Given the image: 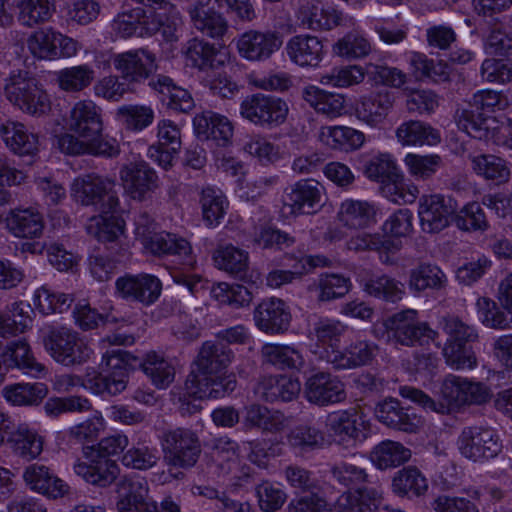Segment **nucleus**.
I'll return each mask as SVG.
<instances>
[{
    "mask_svg": "<svg viewBox=\"0 0 512 512\" xmlns=\"http://www.w3.org/2000/svg\"><path fill=\"white\" fill-rule=\"evenodd\" d=\"M399 393L424 410L439 414H449L466 404H482L489 398L488 390L483 384L452 374L446 376L442 382L440 401L433 400L422 390L412 386L400 387Z\"/></svg>",
    "mask_w": 512,
    "mask_h": 512,
    "instance_id": "1",
    "label": "nucleus"
},
{
    "mask_svg": "<svg viewBox=\"0 0 512 512\" xmlns=\"http://www.w3.org/2000/svg\"><path fill=\"white\" fill-rule=\"evenodd\" d=\"M227 6L228 12L235 14L242 22H251L256 12L250 0H197L188 13L193 27L202 35L222 39L228 32V22L215 9Z\"/></svg>",
    "mask_w": 512,
    "mask_h": 512,
    "instance_id": "2",
    "label": "nucleus"
},
{
    "mask_svg": "<svg viewBox=\"0 0 512 512\" xmlns=\"http://www.w3.org/2000/svg\"><path fill=\"white\" fill-rule=\"evenodd\" d=\"M114 179L95 173L85 174L74 179L71 185V196L83 206H94L101 213H117L120 211Z\"/></svg>",
    "mask_w": 512,
    "mask_h": 512,
    "instance_id": "3",
    "label": "nucleus"
},
{
    "mask_svg": "<svg viewBox=\"0 0 512 512\" xmlns=\"http://www.w3.org/2000/svg\"><path fill=\"white\" fill-rule=\"evenodd\" d=\"M43 343L50 356L65 367L82 365L88 362L93 354L88 341L67 327L51 328Z\"/></svg>",
    "mask_w": 512,
    "mask_h": 512,
    "instance_id": "4",
    "label": "nucleus"
},
{
    "mask_svg": "<svg viewBox=\"0 0 512 512\" xmlns=\"http://www.w3.org/2000/svg\"><path fill=\"white\" fill-rule=\"evenodd\" d=\"M152 221L147 215H142L136 221L135 233L143 247L153 255L174 256L184 268L195 264L191 245L184 238L167 232H153L148 225Z\"/></svg>",
    "mask_w": 512,
    "mask_h": 512,
    "instance_id": "5",
    "label": "nucleus"
},
{
    "mask_svg": "<svg viewBox=\"0 0 512 512\" xmlns=\"http://www.w3.org/2000/svg\"><path fill=\"white\" fill-rule=\"evenodd\" d=\"M382 337L387 336V342L411 347L415 344H427L434 341L438 333L427 323L418 318V311L405 309L388 317L382 324Z\"/></svg>",
    "mask_w": 512,
    "mask_h": 512,
    "instance_id": "6",
    "label": "nucleus"
},
{
    "mask_svg": "<svg viewBox=\"0 0 512 512\" xmlns=\"http://www.w3.org/2000/svg\"><path fill=\"white\" fill-rule=\"evenodd\" d=\"M288 113L289 106L285 100L264 93L248 95L240 104V115L261 127L274 128L282 125Z\"/></svg>",
    "mask_w": 512,
    "mask_h": 512,
    "instance_id": "7",
    "label": "nucleus"
},
{
    "mask_svg": "<svg viewBox=\"0 0 512 512\" xmlns=\"http://www.w3.org/2000/svg\"><path fill=\"white\" fill-rule=\"evenodd\" d=\"M125 353L113 350L107 357V366L111 371L100 373L92 367L86 368V389L97 395L115 396L122 393L128 383V369L124 360Z\"/></svg>",
    "mask_w": 512,
    "mask_h": 512,
    "instance_id": "8",
    "label": "nucleus"
},
{
    "mask_svg": "<svg viewBox=\"0 0 512 512\" xmlns=\"http://www.w3.org/2000/svg\"><path fill=\"white\" fill-rule=\"evenodd\" d=\"M457 445L461 455L474 462L494 458L502 449L497 432L492 428L482 426L463 428Z\"/></svg>",
    "mask_w": 512,
    "mask_h": 512,
    "instance_id": "9",
    "label": "nucleus"
},
{
    "mask_svg": "<svg viewBox=\"0 0 512 512\" xmlns=\"http://www.w3.org/2000/svg\"><path fill=\"white\" fill-rule=\"evenodd\" d=\"M283 42L282 34L276 30L249 29L238 36L236 48L247 61L265 62L280 50Z\"/></svg>",
    "mask_w": 512,
    "mask_h": 512,
    "instance_id": "10",
    "label": "nucleus"
},
{
    "mask_svg": "<svg viewBox=\"0 0 512 512\" xmlns=\"http://www.w3.org/2000/svg\"><path fill=\"white\" fill-rule=\"evenodd\" d=\"M162 448L169 464L182 468L192 467L201 452L197 435L185 428L164 432Z\"/></svg>",
    "mask_w": 512,
    "mask_h": 512,
    "instance_id": "11",
    "label": "nucleus"
},
{
    "mask_svg": "<svg viewBox=\"0 0 512 512\" xmlns=\"http://www.w3.org/2000/svg\"><path fill=\"white\" fill-rule=\"evenodd\" d=\"M111 62L121 78L129 83H141L157 70L156 56L146 48L113 54Z\"/></svg>",
    "mask_w": 512,
    "mask_h": 512,
    "instance_id": "12",
    "label": "nucleus"
},
{
    "mask_svg": "<svg viewBox=\"0 0 512 512\" xmlns=\"http://www.w3.org/2000/svg\"><path fill=\"white\" fill-rule=\"evenodd\" d=\"M116 294L131 302L145 306L155 303L161 295L162 283L158 277L148 273L125 274L115 281Z\"/></svg>",
    "mask_w": 512,
    "mask_h": 512,
    "instance_id": "13",
    "label": "nucleus"
},
{
    "mask_svg": "<svg viewBox=\"0 0 512 512\" xmlns=\"http://www.w3.org/2000/svg\"><path fill=\"white\" fill-rule=\"evenodd\" d=\"M119 512H159L158 505L149 496V485L142 477H122L116 484Z\"/></svg>",
    "mask_w": 512,
    "mask_h": 512,
    "instance_id": "14",
    "label": "nucleus"
},
{
    "mask_svg": "<svg viewBox=\"0 0 512 512\" xmlns=\"http://www.w3.org/2000/svg\"><path fill=\"white\" fill-rule=\"evenodd\" d=\"M326 428L338 443L354 444L368 437L370 424L362 413L350 409L331 413L327 417Z\"/></svg>",
    "mask_w": 512,
    "mask_h": 512,
    "instance_id": "15",
    "label": "nucleus"
},
{
    "mask_svg": "<svg viewBox=\"0 0 512 512\" xmlns=\"http://www.w3.org/2000/svg\"><path fill=\"white\" fill-rule=\"evenodd\" d=\"M84 457L86 460L78 459L73 469L87 483L108 487L116 480L120 469L114 460L95 452L94 447H86Z\"/></svg>",
    "mask_w": 512,
    "mask_h": 512,
    "instance_id": "16",
    "label": "nucleus"
},
{
    "mask_svg": "<svg viewBox=\"0 0 512 512\" xmlns=\"http://www.w3.org/2000/svg\"><path fill=\"white\" fill-rule=\"evenodd\" d=\"M323 186L312 179H302L294 183L286 193L283 209L290 215H310L322 206Z\"/></svg>",
    "mask_w": 512,
    "mask_h": 512,
    "instance_id": "17",
    "label": "nucleus"
},
{
    "mask_svg": "<svg viewBox=\"0 0 512 512\" xmlns=\"http://www.w3.org/2000/svg\"><path fill=\"white\" fill-rule=\"evenodd\" d=\"M304 394L310 403L320 407L343 402L347 397L345 384L341 379L324 371L316 372L307 378Z\"/></svg>",
    "mask_w": 512,
    "mask_h": 512,
    "instance_id": "18",
    "label": "nucleus"
},
{
    "mask_svg": "<svg viewBox=\"0 0 512 512\" xmlns=\"http://www.w3.org/2000/svg\"><path fill=\"white\" fill-rule=\"evenodd\" d=\"M125 193L133 200L142 202L158 188L156 171L146 162L130 163L119 172Z\"/></svg>",
    "mask_w": 512,
    "mask_h": 512,
    "instance_id": "19",
    "label": "nucleus"
},
{
    "mask_svg": "<svg viewBox=\"0 0 512 512\" xmlns=\"http://www.w3.org/2000/svg\"><path fill=\"white\" fill-rule=\"evenodd\" d=\"M113 33L122 39L151 37L160 30V21L151 12L137 7L119 13L112 21Z\"/></svg>",
    "mask_w": 512,
    "mask_h": 512,
    "instance_id": "20",
    "label": "nucleus"
},
{
    "mask_svg": "<svg viewBox=\"0 0 512 512\" xmlns=\"http://www.w3.org/2000/svg\"><path fill=\"white\" fill-rule=\"evenodd\" d=\"M69 131L84 140H94L103 130L102 109L92 100L74 104L67 118Z\"/></svg>",
    "mask_w": 512,
    "mask_h": 512,
    "instance_id": "21",
    "label": "nucleus"
},
{
    "mask_svg": "<svg viewBox=\"0 0 512 512\" xmlns=\"http://www.w3.org/2000/svg\"><path fill=\"white\" fill-rule=\"evenodd\" d=\"M378 345L365 339H357L343 350L327 349L325 359L337 370L355 369L372 363L378 353Z\"/></svg>",
    "mask_w": 512,
    "mask_h": 512,
    "instance_id": "22",
    "label": "nucleus"
},
{
    "mask_svg": "<svg viewBox=\"0 0 512 512\" xmlns=\"http://www.w3.org/2000/svg\"><path fill=\"white\" fill-rule=\"evenodd\" d=\"M455 210L451 198L440 194L422 196L418 211L422 230L427 233L442 231L448 227Z\"/></svg>",
    "mask_w": 512,
    "mask_h": 512,
    "instance_id": "23",
    "label": "nucleus"
},
{
    "mask_svg": "<svg viewBox=\"0 0 512 512\" xmlns=\"http://www.w3.org/2000/svg\"><path fill=\"white\" fill-rule=\"evenodd\" d=\"M22 478L31 491L50 499L62 498L70 490L69 485L44 464L33 463L26 466Z\"/></svg>",
    "mask_w": 512,
    "mask_h": 512,
    "instance_id": "24",
    "label": "nucleus"
},
{
    "mask_svg": "<svg viewBox=\"0 0 512 512\" xmlns=\"http://www.w3.org/2000/svg\"><path fill=\"white\" fill-rule=\"evenodd\" d=\"M234 358L231 348L221 341L202 343L189 375L205 376L225 372Z\"/></svg>",
    "mask_w": 512,
    "mask_h": 512,
    "instance_id": "25",
    "label": "nucleus"
},
{
    "mask_svg": "<svg viewBox=\"0 0 512 512\" xmlns=\"http://www.w3.org/2000/svg\"><path fill=\"white\" fill-rule=\"evenodd\" d=\"M285 52L289 60L301 68H316L325 57L322 40L311 34H298L289 38Z\"/></svg>",
    "mask_w": 512,
    "mask_h": 512,
    "instance_id": "26",
    "label": "nucleus"
},
{
    "mask_svg": "<svg viewBox=\"0 0 512 512\" xmlns=\"http://www.w3.org/2000/svg\"><path fill=\"white\" fill-rule=\"evenodd\" d=\"M396 97L388 90H380L360 97L355 114L366 125L379 127L393 110Z\"/></svg>",
    "mask_w": 512,
    "mask_h": 512,
    "instance_id": "27",
    "label": "nucleus"
},
{
    "mask_svg": "<svg viewBox=\"0 0 512 512\" xmlns=\"http://www.w3.org/2000/svg\"><path fill=\"white\" fill-rule=\"evenodd\" d=\"M256 326L263 332L277 334L289 327L291 314L285 302L279 298L263 300L255 309Z\"/></svg>",
    "mask_w": 512,
    "mask_h": 512,
    "instance_id": "28",
    "label": "nucleus"
},
{
    "mask_svg": "<svg viewBox=\"0 0 512 512\" xmlns=\"http://www.w3.org/2000/svg\"><path fill=\"white\" fill-rule=\"evenodd\" d=\"M376 418L389 428L414 433L420 426V419L402 406L396 398H385L375 407Z\"/></svg>",
    "mask_w": 512,
    "mask_h": 512,
    "instance_id": "29",
    "label": "nucleus"
},
{
    "mask_svg": "<svg viewBox=\"0 0 512 512\" xmlns=\"http://www.w3.org/2000/svg\"><path fill=\"white\" fill-rule=\"evenodd\" d=\"M301 390L300 381L286 375H270L259 379L254 388L256 396L266 402L294 400Z\"/></svg>",
    "mask_w": 512,
    "mask_h": 512,
    "instance_id": "30",
    "label": "nucleus"
},
{
    "mask_svg": "<svg viewBox=\"0 0 512 512\" xmlns=\"http://www.w3.org/2000/svg\"><path fill=\"white\" fill-rule=\"evenodd\" d=\"M193 125L198 136L212 139L219 146L229 144L233 136L234 128L231 121L213 111L197 114L193 119Z\"/></svg>",
    "mask_w": 512,
    "mask_h": 512,
    "instance_id": "31",
    "label": "nucleus"
},
{
    "mask_svg": "<svg viewBox=\"0 0 512 512\" xmlns=\"http://www.w3.org/2000/svg\"><path fill=\"white\" fill-rule=\"evenodd\" d=\"M234 375H226V371L212 375L195 376L188 375L187 386L190 393L198 394L205 398H222L236 388Z\"/></svg>",
    "mask_w": 512,
    "mask_h": 512,
    "instance_id": "32",
    "label": "nucleus"
},
{
    "mask_svg": "<svg viewBox=\"0 0 512 512\" xmlns=\"http://www.w3.org/2000/svg\"><path fill=\"white\" fill-rule=\"evenodd\" d=\"M0 136L14 154L34 155L38 151V136L28 131L23 123L7 120L0 125Z\"/></svg>",
    "mask_w": 512,
    "mask_h": 512,
    "instance_id": "33",
    "label": "nucleus"
},
{
    "mask_svg": "<svg viewBox=\"0 0 512 512\" xmlns=\"http://www.w3.org/2000/svg\"><path fill=\"white\" fill-rule=\"evenodd\" d=\"M467 159L470 168L477 176L496 185L508 183L511 169L506 160L493 154L469 153Z\"/></svg>",
    "mask_w": 512,
    "mask_h": 512,
    "instance_id": "34",
    "label": "nucleus"
},
{
    "mask_svg": "<svg viewBox=\"0 0 512 512\" xmlns=\"http://www.w3.org/2000/svg\"><path fill=\"white\" fill-rule=\"evenodd\" d=\"M302 98L318 114L330 119L343 115L346 110V97L343 94L328 92L315 85L305 86Z\"/></svg>",
    "mask_w": 512,
    "mask_h": 512,
    "instance_id": "35",
    "label": "nucleus"
},
{
    "mask_svg": "<svg viewBox=\"0 0 512 512\" xmlns=\"http://www.w3.org/2000/svg\"><path fill=\"white\" fill-rule=\"evenodd\" d=\"M6 223L9 231L19 238H38L44 229L43 215L34 207L10 210Z\"/></svg>",
    "mask_w": 512,
    "mask_h": 512,
    "instance_id": "36",
    "label": "nucleus"
},
{
    "mask_svg": "<svg viewBox=\"0 0 512 512\" xmlns=\"http://www.w3.org/2000/svg\"><path fill=\"white\" fill-rule=\"evenodd\" d=\"M377 207L373 202L346 199L340 205L338 218L351 229H364L376 223Z\"/></svg>",
    "mask_w": 512,
    "mask_h": 512,
    "instance_id": "37",
    "label": "nucleus"
},
{
    "mask_svg": "<svg viewBox=\"0 0 512 512\" xmlns=\"http://www.w3.org/2000/svg\"><path fill=\"white\" fill-rule=\"evenodd\" d=\"M264 363L278 370L301 371L305 366L302 351L294 345L267 343L261 349Z\"/></svg>",
    "mask_w": 512,
    "mask_h": 512,
    "instance_id": "38",
    "label": "nucleus"
},
{
    "mask_svg": "<svg viewBox=\"0 0 512 512\" xmlns=\"http://www.w3.org/2000/svg\"><path fill=\"white\" fill-rule=\"evenodd\" d=\"M296 17L302 28L318 31L330 30L340 25L343 14L331 7L319 9L314 5H302L298 9Z\"/></svg>",
    "mask_w": 512,
    "mask_h": 512,
    "instance_id": "39",
    "label": "nucleus"
},
{
    "mask_svg": "<svg viewBox=\"0 0 512 512\" xmlns=\"http://www.w3.org/2000/svg\"><path fill=\"white\" fill-rule=\"evenodd\" d=\"M380 499L381 495L375 488L359 487L342 493L334 508L338 512H372Z\"/></svg>",
    "mask_w": 512,
    "mask_h": 512,
    "instance_id": "40",
    "label": "nucleus"
},
{
    "mask_svg": "<svg viewBox=\"0 0 512 512\" xmlns=\"http://www.w3.org/2000/svg\"><path fill=\"white\" fill-rule=\"evenodd\" d=\"M396 138L403 146L436 145L440 134L431 125L418 120L403 122L396 129Z\"/></svg>",
    "mask_w": 512,
    "mask_h": 512,
    "instance_id": "41",
    "label": "nucleus"
},
{
    "mask_svg": "<svg viewBox=\"0 0 512 512\" xmlns=\"http://www.w3.org/2000/svg\"><path fill=\"white\" fill-rule=\"evenodd\" d=\"M330 260L325 256H303L292 267L291 270L275 269L266 276V284L271 288H279L282 285L292 283L295 279L301 278L314 267L328 266Z\"/></svg>",
    "mask_w": 512,
    "mask_h": 512,
    "instance_id": "42",
    "label": "nucleus"
},
{
    "mask_svg": "<svg viewBox=\"0 0 512 512\" xmlns=\"http://www.w3.org/2000/svg\"><path fill=\"white\" fill-rule=\"evenodd\" d=\"M410 458L411 450L400 442L392 440L380 442L372 449L369 455L372 464L380 470L398 467Z\"/></svg>",
    "mask_w": 512,
    "mask_h": 512,
    "instance_id": "43",
    "label": "nucleus"
},
{
    "mask_svg": "<svg viewBox=\"0 0 512 512\" xmlns=\"http://www.w3.org/2000/svg\"><path fill=\"white\" fill-rule=\"evenodd\" d=\"M48 394L46 384L16 383L2 389V396L13 406H38Z\"/></svg>",
    "mask_w": 512,
    "mask_h": 512,
    "instance_id": "44",
    "label": "nucleus"
},
{
    "mask_svg": "<svg viewBox=\"0 0 512 512\" xmlns=\"http://www.w3.org/2000/svg\"><path fill=\"white\" fill-rule=\"evenodd\" d=\"M4 357L31 377L43 378L47 374V368L34 358L29 344L24 339L9 343Z\"/></svg>",
    "mask_w": 512,
    "mask_h": 512,
    "instance_id": "45",
    "label": "nucleus"
},
{
    "mask_svg": "<svg viewBox=\"0 0 512 512\" xmlns=\"http://www.w3.org/2000/svg\"><path fill=\"white\" fill-rule=\"evenodd\" d=\"M363 290L371 297L396 303L403 298L404 286L396 279L385 275H370L361 280Z\"/></svg>",
    "mask_w": 512,
    "mask_h": 512,
    "instance_id": "46",
    "label": "nucleus"
},
{
    "mask_svg": "<svg viewBox=\"0 0 512 512\" xmlns=\"http://www.w3.org/2000/svg\"><path fill=\"white\" fill-rule=\"evenodd\" d=\"M141 367L145 375L158 389H166L174 381L175 367L164 355L149 352L144 357Z\"/></svg>",
    "mask_w": 512,
    "mask_h": 512,
    "instance_id": "47",
    "label": "nucleus"
},
{
    "mask_svg": "<svg viewBox=\"0 0 512 512\" xmlns=\"http://www.w3.org/2000/svg\"><path fill=\"white\" fill-rule=\"evenodd\" d=\"M9 442L14 453L28 461L36 459L43 451V437L24 424L11 433Z\"/></svg>",
    "mask_w": 512,
    "mask_h": 512,
    "instance_id": "48",
    "label": "nucleus"
},
{
    "mask_svg": "<svg viewBox=\"0 0 512 512\" xmlns=\"http://www.w3.org/2000/svg\"><path fill=\"white\" fill-rule=\"evenodd\" d=\"M287 442L291 448L302 453L322 449L328 443L323 431L308 424H300L291 429Z\"/></svg>",
    "mask_w": 512,
    "mask_h": 512,
    "instance_id": "49",
    "label": "nucleus"
},
{
    "mask_svg": "<svg viewBox=\"0 0 512 512\" xmlns=\"http://www.w3.org/2000/svg\"><path fill=\"white\" fill-rule=\"evenodd\" d=\"M319 139L333 149H357L365 141L362 132L345 126L322 127Z\"/></svg>",
    "mask_w": 512,
    "mask_h": 512,
    "instance_id": "50",
    "label": "nucleus"
},
{
    "mask_svg": "<svg viewBox=\"0 0 512 512\" xmlns=\"http://www.w3.org/2000/svg\"><path fill=\"white\" fill-rule=\"evenodd\" d=\"M372 45L367 37L357 30H352L338 39L332 46L334 55L346 60H358L367 57Z\"/></svg>",
    "mask_w": 512,
    "mask_h": 512,
    "instance_id": "51",
    "label": "nucleus"
},
{
    "mask_svg": "<svg viewBox=\"0 0 512 512\" xmlns=\"http://www.w3.org/2000/svg\"><path fill=\"white\" fill-rule=\"evenodd\" d=\"M155 118V112L149 105L126 104L116 110V119L129 131L141 132L149 127Z\"/></svg>",
    "mask_w": 512,
    "mask_h": 512,
    "instance_id": "52",
    "label": "nucleus"
},
{
    "mask_svg": "<svg viewBox=\"0 0 512 512\" xmlns=\"http://www.w3.org/2000/svg\"><path fill=\"white\" fill-rule=\"evenodd\" d=\"M445 273L436 265L421 263L410 271L408 286L411 291L441 289L446 285Z\"/></svg>",
    "mask_w": 512,
    "mask_h": 512,
    "instance_id": "53",
    "label": "nucleus"
},
{
    "mask_svg": "<svg viewBox=\"0 0 512 512\" xmlns=\"http://www.w3.org/2000/svg\"><path fill=\"white\" fill-rule=\"evenodd\" d=\"M392 490L399 496L410 493L421 496L428 490V482L418 468L408 466L396 472L392 479Z\"/></svg>",
    "mask_w": 512,
    "mask_h": 512,
    "instance_id": "54",
    "label": "nucleus"
},
{
    "mask_svg": "<svg viewBox=\"0 0 512 512\" xmlns=\"http://www.w3.org/2000/svg\"><path fill=\"white\" fill-rule=\"evenodd\" d=\"M95 78L94 69L88 64L64 68L57 73V82L65 92H80L89 87Z\"/></svg>",
    "mask_w": 512,
    "mask_h": 512,
    "instance_id": "55",
    "label": "nucleus"
},
{
    "mask_svg": "<svg viewBox=\"0 0 512 512\" xmlns=\"http://www.w3.org/2000/svg\"><path fill=\"white\" fill-rule=\"evenodd\" d=\"M477 312L482 324L491 329L507 330L512 328V316L501 305L488 297H480L476 302Z\"/></svg>",
    "mask_w": 512,
    "mask_h": 512,
    "instance_id": "56",
    "label": "nucleus"
},
{
    "mask_svg": "<svg viewBox=\"0 0 512 512\" xmlns=\"http://www.w3.org/2000/svg\"><path fill=\"white\" fill-rule=\"evenodd\" d=\"M159 459V451L155 446L138 442L124 452L121 463L130 469L149 470L156 466Z\"/></svg>",
    "mask_w": 512,
    "mask_h": 512,
    "instance_id": "57",
    "label": "nucleus"
},
{
    "mask_svg": "<svg viewBox=\"0 0 512 512\" xmlns=\"http://www.w3.org/2000/svg\"><path fill=\"white\" fill-rule=\"evenodd\" d=\"M214 261L218 268L231 274H239L248 268V252L232 244L219 246L214 253Z\"/></svg>",
    "mask_w": 512,
    "mask_h": 512,
    "instance_id": "58",
    "label": "nucleus"
},
{
    "mask_svg": "<svg viewBox=\"0 0 512 512\" xmlns=\"http://www.w3.org/2000/svg\"><path fill=\"white\" fill-rule=\"evenodd\" d=\"M19 20L28 27L47 22L55 10L54 0H20Z\"/></svg>",
    "mask_w": 512,
    "mask_h": 512,
    "instance_id": "59",
    "label": "nucleus"
},
{
    "mask_svg": "<svg viewBox=\"0 0 512 512\" xmlns=\"http://www.w3.org/2000/svg\"><path fill=\"white\" fill-rule=\"evenodd\" d=\"M73 301L71 294L55 292L47 286L38 288L34 294L35 305L45 315L63 313L70 308Z\"/></svg>",
    "mask_w": 512,
    "mask_h": 512,
    "instance_id": "60",
    "label": "nucleus"
},
{
    "mask_svg": "<svg viewBox=\"0 0 512 512\" xmlns=\"http://www.w3.org/2000/svg\"><path fill=\"white\" fill-rule=\"evenodd\" d=\"M365 176L382 184L395 177L400 171L394 158L388 153H380L366 161L363 168Z\"/></svg>",
    "mask_w": 512,
    "mask_h": 512,
    "instance_id": "61",
    "label": "nucleus"
},
{
    "mask_svg": "<svg viewBox=\"0 0 512 512\" xmlns=\"http://www.w3.org/2000/svg\"><path fill=\"white\" fill-rule=\"evenodd\" d=\"M365 78L364 69L358 65L334 67L320 76L322 85L346 88L361 83Z\"/></svg>",
    "mask_w": 512,
    "mask_h": 512,
    "instance_id": "62",
    "label": "nucleus"
},
{
    "mask_svg": "<svg viewBox=\"0 0 512 512\" xmlns=\"http://www.w3.org/2000/svg\"><path fill=\"white\" fill-rule=\"evenodd\" d=\"M184 55L187 65L199 70H207L213 66L216 49L208 42L193 38L186 43Z\"/></svg>",
    "mask_w": 512,
    "mask_h": 512,
    "instance_id": "63",
    "label": "nucleus"
},
{
    "mask_svg": "<svg viewBox=\"0 0 512 512\" xmlns=\"http://www.w3.org/2000/svg\"><path fill=\"white\" fill-rule=\"evenodd\" d=\"M395 178L389 179L382 184L381 190L384 197L396 204L413 203L419 195L417 186L412 183H406L401 172Z\"/></svg>",
    "mask_w": 512,
    "mask_h": 512,
    "instance_id": "64",
    "label": "nucleus"
}]
</instances>
